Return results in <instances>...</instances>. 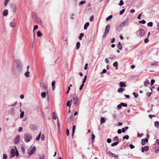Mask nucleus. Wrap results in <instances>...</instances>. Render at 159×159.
<instances>
[{"label": "nucleus", "mask_w": 159, "mask_h": 159, "mask_svg": "<svg viewBox=\"0 0 159 159\" xmlns=\"http://www.w3.org/2000/svg\"><path fill=\"white\" fill-rule=\"evenodd\" d=\"M16 65L13 66L12 69V71L14 73L22 71L23 69V66L21 62L19 61H15Z\"/></svg>", "instance_id": "1"}, {"label": "nucleus", "mask_w": 159, "mask_h": 159, "mask_svg": "<svg viewBox=\"0 0 159 159\" xmlns=\"http://www.w3.org/2000/svg\"><path fill=\"white\" fill-rule=\"evenodd\" d=\"M25 141L26 143L30 142L32 139V136L29 133H25L24 136Z\"/></svg>", "instance_id": "2"}, {"label": "nucleus", "mask_w": 159, "mask_h": 159, "mask_svg": "<svg viewBox=\"0 0 159 159\" xmlns=\"http://www.w3.org/2000/svg\"><path fill=\"white\" fill-rule=\"evenodd\" d=\"M16 150V152H15V150L13 149L12 148L11 149V155L10 156V158H12L14 157L15 155H16V157H17L19 156V153L18 151H17L16 148V147H15Z\"/></svg>", "instance_id": "3"}, {"label": "nucleus", "mask_w": 159, "mask_h": 159, "mask_svg": "<svg viewBox=\"0 0 159 159\" xmlns=\"http://www.w3.org/2000/svg\"><path fill=\"white\" fill-rule=\"evenodd\" d=\"M110 26L109 25H107L106 26L105 29V32L102 36V38H105L106 37V35H107V34H108L109 31V30L110 29Z\"/></svg>", "instance_id": "4"}, {"label": "nucleus", "mask_w": 159, "mask_h": 159, "mask_svg": "<svg viewBox=\"0 0 159 159\" xmlns=\"http://www.w3.org/2000/svg\"><path fill=\"white\" fill-rule=\"evenodd\" d=\"M126 22L125 21H123L120 25L117 28V30L119 31H120L122 28L126 25Z\"/></svg>", "instance_id": "5"}, {"label": "nucleus", "mask_w": 159, "mask_h": 159, "mask_svg": "<svg viewBox=\"0 0 159 159\" xmlns=\"http://www.w3.org/2000/svg\"><path fill=\"white\" fill-rule=\"evenodd\" d=\"M20 140V136L19 135H17L16 138H15L14 142V143L15 144H17L19 142Z\"/></svg>", "instance_id": "6"}, {"label": "nucleus", "mask_w": 159, "mask_h": 159, "mask_svg": "<svg viewBox=\"0 0 159 159\" xmlns=\"http://www.w3.org/2000/svg\"><path fill=\"white\" fill-rule=\"evenodd\" d=\"M30 129L33 131H36L38 129L37 125L33 124L30 125Z\"/></svg>", "instance_id": "7"}, {"label": "nucleus", "mask_w": 159, "mask_h": 159, "mask_svg": "<svg viewBox=\"0 0 159 159\" xmlns=\"http://www.w3.org/2000/svg\"><path fill=\"white\" fill-rule=\"evenodd\" d=\"M149 147L147 146H146L144 147H142V152H143L144 151H147L149 149Z\"/></svg>", "instance_id": "8"}, {"label": "nucleus", "mask_w": 159, "mask_h": 159, "mask_svg": "<svg viewBox=\"0 0 159 159\" xmlns=\"http://www.w3.org/2000/svg\"><path fill=\"white\" fill-rule=\"evenodd\" d=\"M37 23L40 25H42L43 24L42 19L40 18H37L36 20Z\"/></svg>", "instance_id": "9"}, {"label": "nucleus", "mask_w": 159, "mask_h": 159, "mask_svg": "<svg viewBox=\"0 0 159 159\" xmlns=\"http://www.w3.org/2000/svg\"><path fill=\"white\" fill-rule=\"evenodd\" d=\"M36 150V148L35 147H33L29 152V154L31 155L33 154L34 151Z\"/></svg>", "instance_id": "10"}, {"label": "nucleus", "mask_w": 159, "mask_h": 159, "mask_svg": "<svg viewBox=\"0 0 159 159\" xmlns=\"http://www.w3.org/2000/svg\"><path fill=\"white\" fill-rule=\"evenodd\" d=\"M109 156H110V157H118V155H116L115 154H114L112 153V152H110L109 153Z\"/></svg>", "instance_id": "11"}, {"label": "nucleus", "mask_w": 159, "mask_h": 159, "mask_svg": "<svg viewBox=\"0 0 159 159\" xmlns=\"http://www.w3.org/2000/svg\"><path fill=\"white\" fill-rule=\"evenodd\" d=\"M148 141V140L147 138H146L145 139H143L142 140V144L144 145L145 144V142H147Z\"/></svg>", "instance_id": "12"}, {"label": "nucleus", "mask_w": 159, "mask_h": 159, "mask_svg": "<svg viewBox=\"0 0 159 159\" xmlns=\"http://www.w3.org/2000/svg\"><path fill=\"white\" fill-rule=\"evenodd\" d=\"M9 26L11 27H15L16 26V24L12 22H10L9 24Z\"/></svg>", "instance_id": "13"}, {"label": "nucleus", "mask_w": 159, "mask_h": 159, "mask_svg": "<svg viewBox=\"0 0 159 159\" xmlns=\"http://www.w3.org/2000/svg\"><path fill=\"white\" fill-rule=\"evenodd\" d=\"M119 86L121 87H125L126 86V85L124 82L120 81L119 83Z\"/></svg>", "instance_id": "14"}, {"label": "nucleus", "mask_w": 159, "mask_h": 159, "mask_svg": "<svg viewBox=\"0 0 159 159\" xmlns=\"http://www.w3.org/2000/svg\"><path fill=\"white\" fill-rule=\"evenodd\" d=\"M145 31L141 29L139 30V34L141 36H143L145 34Z\"/></svg>", "instance_id": "15"}, {"label": "nucleus", "mask_w": 159, "mask_h": 159, "mask_svg": "<svg viewBox=\"0 0 159 159\" xmlns=\"http://www.w3.org/2000/svg\"><path fill=\"white\" fill-rule=\"evenodd\" d=\"M113 66L116 67V69H118V62L117 61L115 62L113 64Z\"/></svg>", "instance_id": "16"}, {"label": "nucleus", "mask_w": 159, "mask_h": 159, "mask_svg": "<svg viewBox=\"0 0 159 159\" xmlns=\"http://www.w3.org/2000/svg\"><path fill=\"white\" fill-rule=\"evenodd\" d=\"M41 88L43 91H45L47 88V87L45 84H43L41 86Z\"/></svg>", "instance_id": "17"}, {"label": "nucleus", "mask_w": 159, "mask_h": 159, "mask_svg": "<svg viewBox=\"0 0 159 159\" xmlns=\"http://www.w3.org/2000/svg\"><path fill=\"white\" fill-rule=\"evenodd\" d=\"M89 22H86L84 26V29L85 30H86L88 27L89 26Z\"/></svg>", "instance_id": "18"}, {"label": "nucleus", "mask_w": 159, "mask_h": 159, "mask_svg": "<svg viewBox=\"0 0 159 159\" xmlns=\"http://www.w3.org/2000/svg\"><path fill=\"white\" fill-rule=\"evenodd\" d=\"M100 121L101 124L104 123L105 121V118L102 117H101Z\"/></svg>", "instance_id": "19"}, {"label": "nucleus", "mask_w": 159, "mask_h": 159, "mask_svg": "<svg viewBox=\"0 0 159 159\" xmlns=\"http://www.w3.org/2000/svg\"><path fill=\"white\" fill-rule=\"evenodd\" d=\"M150 84V83L148 81V80H146L144 82V85L145 86H147L148 85H149Z\"/></svg>", "instance_id": "20"}, {"label": "nucleus", "mask_w": 159, "mask_h": 159, "mask_svg": "<svg viewBox=\"0 0 159 159\" xmlns=\"http://www.w3.org/2000/svg\"><path fill=\"white\" fill-rule=\"evenodd\" d=\"M73 100H74V105H76L78 102V98L77 97H76L75 98V97L73 98Z\"/></svg>", "instance_id": "21"}, {"label": "nucleus", "mask_w": 159, "mask_h": 159, "mask_svg": "<svg viewBox=\"0 0 159 159\" xmlns=\"http://www.w3.org/2000/svg\"><path fill=\"white\" fill-rule=\"evenodd\" d=\"M155 126L157 128L159 129V122L157 121H156L155 122Z\"/></svg>", "instance_id": "22"}, {"label": "nucleus", "mask_w": 159, "mask_h": 159, "mask_svg": "<svg viewBox=\"0 0 159 159\" xmlns=\"http://www.w3.org/2000/svg\"><path fill=\"white\" fill-rule=\"evenodd\" d=\"M8 14V11L7 10H5L4 11L3 13V15L4 16H6Z\"/></svg>", "instance_id": "23"}, {"label": "nucleus", "mask_w": 159, "mask_h": 159, "mask_svg": "<svg viewBox=\"0 0 159 159\" xmlns=\"http://www.w3.org/2000/svg\"><path fill=\"white\" fill-rule=\"evenodd\" d=\"M46 93L45 92H43L41 93V97L43 98H44L46 97Z\"/></svg>", "instance_id": "24"}, {"label": "nucleus", "mask_w": 159, "mask_h": 159, "mask_svg": "<svg viewBox=\"0 0 159 159\" xmlns=\"http://www.w3.org/2000/svg\"><path fill=\"white\" fill-rule=\"evenodd\" d=\"M80 46V43L79 42H77L76 44V48L77 50L79 49Z\"/></svg>", "instance_id": "25"}, {"label": "nucleus", "mask_w": 159, "mask_h": 159, "mask_svg": "<svg viewBox=\"0 0 159 159\" xmlns=\"http://www.w3.org/2000/svg\"><path fill=\"white\" fill-rule=\"evenodd\" d=\"M118 48L120 50H121L122 49V47L120 42H119L118 43Z\"/></svg>", "instance_id": "26"}, {"label": "nucleus", "mask_w": 159, "mask_h": 159, "mask_svg": "<svg viewBox=\"0 0 159 159\" xmlns=\"http://www.w3.org/2000/svg\"><path fill=\"white\" fill-rule=\"evenodd\" d=\"M72 102V100H71L70 101H67V106H68V107H70L71 106V102Z\"/></svg>", "instance_id": "27"}, {"label": "nucleus", "mask_w": 159, "mask_h": 159, "mask_svg": "<svg viewBox=\"0 0 159 159\" xmlns=\"http://www.w3.org/2000/svg\"><path fill=\"white\" fill-rule=\"evenodd\" d=\"M30 73V72H29V71H27L25 73V77H30V75L29 73Z\"/></svg>", "instance_id": "28"}, {"label": "nucleus", "mask_w": 159, "mask_h": 159, "mask_svg": "<svg viewBox=\"0 0 159 159\" xmlns=\"http://www.w3.org/2000/svg\"><path fill=\"white\" fill-rule=\"evenodd\" d=\"M84 34L83 33H81L80 34V36L79 37V39L80 40H81L82 39V38L84 36Z\"/></svg>", "instance_id": "29"}, {"label": "nucleus", "mask_w": 159, "mask_h": 159, "mask_svg": "<svg viewBox=\"0 0 159 159\" xmlns=\"http://www.w3.org/2000/svg\"><path fill=\"white\" fill-rule=\"evenodd\" d=\"M112 16L111 15H110L108 17H107L106 19V20L107 21H108L110 19H111L112 18Z\"/></svg>", "instance_id": "30"}, {"label": "nucleus", "mask_w": 159, "mask_h": 159, "mask_svg": "<svg viewBox=\"0 0 159 159\" xmlns=\"http://www.w3.org/2000/svg\"><path fill=\"white\" fill-rule=\"evenodd\" d=\"M119 143V142L118 141L114 142L111 144V146L112 147L116 146Z\"/></svg>", "instance_id": "31"}, {"label": "nucleus", "mask_w": 159, "mask_h": 159, "mask_svg": "<svg viewBox=\"0 0 159 159\" xmlns=\"http://www.w3.org/2000/svg\"><path fill=\"white\" fill-rule=\"evenodd\" d=\"M73 115H71L70 117L68 119V122L69 123H70L72 121V117Z\"/></svg>", "instance_id": "32"}, {"label": "nucleus", "mask_w": 159, "mask_h": 159, "mask_svg": "<svg viewBox=\"0 0 159 159\" xmlns=\"http://www.w3.org/2000/svg\"><path fill=\"white\" fill-rule=\"evenodd\" d=\"M10 113L12 114H14L15 113V110L14 109H11L10 111Z\"/></svg>", "instance_id": "33"}, {"label": "nucleus", "mask_w": 159, "mask_h": 159, "mask_svg": "<svg viewBox=\"0 0 159 159\" xmlns=\"http://www.w3.org/2000/svg\"><path fill=\"white\" fill-rule=\"evenodd\" d=\"M41 133H40L38 135V136L36 138L35 140L37 141H38L39 140L41 136Z\"/></svg>", "instance_id": "34"}, {"label": "nucleus", "mask_w": 159, "mask_h": 159, "mask_svg": "<svg viewBox=\"0 0 159 159\" xmlns=\"http://www.w3.org/2000/svg\"><path fill=\"white\" fill-rule=\"evenodd\" d=\"M150 89H151V92H148L147 93H146V95L148 97H149L152 93V89H151V88H150Z\"/></svg>", "instance_id": "35"}, {"label": "nucleus", "mask_w": 159, "mask_h": 159, "mask_svg": "<svg viewBox=\"0 0 159 159\" xmlns=\"http://www.w3.org/2000/svg\"><path fill=\"white\" fill-rule=\"evenodd\" d=\"M37 36L38 37H40L42 36V34L40 31H38L37 33Z\"/></svg>", "instance_id": "36"}, {"label": "nucleus", "mask_w": 159, "mask_h": 159, "mask_svg": "<svg viewBox=\"0 0 159 159\" xmlns=\"http://www.w3.org/2000/svg\"><path fill=\"white\" fill-rule=\"evenodd\" d=\"M10 0H5L4 2V4L5 6H6L8 3L9 2Z\"/></svg>", "instance_id": "37"}, {"label": "nucleus", "mask_w": 159, "mask_h": 159, "mask_svg": "<svg viewBox=\"0 0 159 159\" xmlns=\"http://www.w3.org/2000/svg\"><path fill=\"white\" fill-rule=\"evenodd\" d=\"M86 2L85 1H82L80 2L79 3V5H82L83 4L85 3Z\"/></svg>", "instance_id": "38"}, {"label": "nucleus", "mask_w": 159, "mask_h": 159, "mask_svg": "<svg viewBox=\"0 0 159 159\" xmlns=\"http://www.w3.org/2000/svg\"><path fill=\"white\" fill-rule=\"evenodd\" d=\"M57 128L59 130H60V122L59 120V119L58 118L57 119Z\"/></svg>", "instance_id": "39"}, {"label": "nucleus", "mask_w": 159, "mask_h": 159, "mask_svg": "<svg viewBox=\"0 0 159 159\" xmlns=\"http://www.w3.org/2000/svg\"><path fill=\"white\" fill-rule=\"evenodd\" d=\"M133 94L135 98H137L139 95L138 93L136 92L133 93Z\"/></svg>", "instance_id": "40"}, {"label": "nucleus", "mask_w": 159, "mask_h": 159, "mask_svg": "<svg viewBox=\"0 0 159 159\" xmlns=\"http://www.w3.org/2000/svg\"><path fill=\"white\" fill-rule=\"evenodd\" d=\"M123 91V89L121 87L120 88L117 90V92L119 93L122 92Z\"/></svg>", "instance_id": "41"}, {"label": "nucleus", "mask_w": 159, "mask_h": 159, "mask_svg": "<svg viewBox=\"0 0 159 159\" xmlns=\"http://www.w3.org/2000/svg\"><path fill=\"white\" fill-rule=\"evenodd\" d=\"M119 140V139L118 137L117 136L115 137L113 139V140L114 141H116V142L118 141Z\"/></svg>", "instance_id": "42"}, {"label": "nucleus", "mask_w": 159, "mask_h": 159, "mask_svg": "<svg viewBox=\"0 0 159 159\" xmlns=\"http://www.w3.org/2000/svg\"><path fill=\"white\" fill-rule=\"evenodd\" d=\"M139 22L140 24H144L146 23V21L144 20H143L141 21H139Z\"/></svg>", "instance_id": "43"}, {"label": "nucleus", "mask_w": 159, "mask_h": 159, "mask_svg": "<svg viewBox=\"0 0 159 159\" xmlns=\"http://www.w3.org/2000/svg\"><path fill=\"white\" fill-rule=\"evenodd\" d=\"M76 128V126L75 125H74L73 126V128H72V136H73L74 133L75 131V129Z\"/></svg>", "instance_id": "44"}, {"label": "nucleus", "mask_w": 159, "mask_h": 159, "mask_svg": "<svg viewBox=\"0 0 159 159\" xmlns=\"http://www.w3.org/2000/svg\"><path fill=\"white\" fill-rule=\"evenodd\" d=\"M153 25V23L152 22H150L149 23H148L147 24L148 26L149 27H151Z\"/></svg>", "instance_id": "45"}, {"label": "nucleus", "mask_w": 159, "mask_h": 159, "mask_svg": "<svg viewBox=\"0 0 159 159\" xmlns=\"http://www.w3.org/2000/svg\"><path fill=\"white\" fill-rule=\"evenodd\" d=\"M125 9H123L120 11L119 12V14L120 15L122 14L125 12Z\"/></svg>", "instance_id": "46"}, {"label": "nucleus", "mask_w": 159, "mask_h": 159, "mask_svg": "<svg viewBox=\"0 0 159 159\" xmlns=\"http://www.w3.org/2000/svg\"><path fill=\"white\" fill-rule=\"evenodd\" d=\"M24 111H22L21 112L20 115V118H22L23 117L24 115Z\"/></svg>", "instance_id": "47"}, {"label": "nucleus", "mask_w": 159, "mask_h": 159, "mask_svg": "<svg viewBox=\"0 0 159 159\" xmlns=\"http://www.w3.org/2000/svg\"><path fill=\"white\" fill-rule=\"evenodd\" d=\"M87 75H85L84 76V80H83V81H82V83H85L86 81V79H87Z\"/></svg>", "instance_id": "48"}, {"label": "nucleus", "mask_w": 159, "mask_h": 159, "mask_svg": "<svg viewBox=\"0 0 159 159\" xmlns=\"http://www.w3.org/2000/svg\"><path fill=\"white\" fill-rule=\"evenodd\" d=\"M122 106H121V103L118 105L117 106L118 110H119L121 109V108Z\"/></svg>", "instance_id": "49"}, {"label": "nucleus", "mask_w": 159, "mask_h": 159, "mask_svg": "<svg viewBox=\"0 0 159 159\" xmlns=\"http://www.w3.org/2000/svg\"><path fill=\"white\" fill-rule=\"evenodd\" d=\"M74 15H75L74 13H71L70 15V18L72 20L74 19Z\"/></svg>", "instance_id": "50"}, {"label": "nucleus", "mask_w": 159, "mask_h": 159, "mask_svg": "<svg viewBox=\"0 0 159 159\" xmlns=\"http://www.w3.org/2000/svg\"><path fill=\"white\" fill-rule=\"evenodd\" d=\"M123 141L125 139H128L129 138V136L128 135H126L125 136L123 137Z\"/></svg>", "instance_id": "51"}, {"label": "nucleus", "mask_w": 159, "mask_h": 159, "mask_svg": "<svg viewBox=\"0 0 159 159\" xmlns=\"http://www.w3.org/2000/svg\"><path fill=\"white\" fill-rule=\"evenodd\" d=\"M41 139L43 141H44L45 140V137L43 134H42L41 135Z\"/></svg>", "instance_id": "52"}, {"label": "nucleus", "mask_w": 159, "mask_h": 159, "mask_svg": "<svg viewBox=\"0 0 159 159\" xmlns=\"http://www.w3.org/2000/svg\"><path fill=\"white\" fill-rule=\"evenodd\" d=\"M95 138V136L93 134V133L92 134V141L93 142L94 139Z\"/></svg>", "instance_id": "53"}, {"label": "nucleus", "mask_w": 159, "mask_h": 159, "mask_svg": "<svg viewBox=\"0 0 159 159\" xmlns=\"http://www.w3.org/2000/svg\"><path fill=\"white\" fill-rule=\"evenodd\" d=\"M55 81H52V89L53 90H54L55 87H54V86L55 84Z\"/></svg>", "instance_id": "54"}, {"label": "nucleus", "mask_w": 159, "mask_h": 159, "mask_svg": "<svg viewBox=\"0 0 159 159\" xmlns=\"http://www.w3.org/2000/svg\"><path fill=\"white\" fill-rule=\"evenodd\" d=\"M7 155L6 154H4L3 155V159H7Z\"/></svg>", "instance_id": "55"}, {"label": "nucleus", "mask_w": 159, "mask_h": 159, "mask_svg": "<svg viewBox=\"0 0 159 159\" xmlns=\"http://www.w3.org/2000/svg\"><path fill=\"white\" fill-rule=\"evenodd\" d=\"M38 28V26L37 25H34V27L33 31L34 32V30H35L37 29Z\"/></svg>", "instance_id": "56"}, {"label": "nucleus", "mask_w": 159, "mask_h": 159, "mask_svg": "<svg viewBox=\"0 0 159 159\" xmlns=\"http://www.w3.org/2000/svg\"><path fill=\"white\" fill-rule=\"evenodd\" d=\"M53 118L54 120H56L57 117V116L55 115V112H53Z\"/></svg>", "instance_id": "57"}, {"label": "nucleus", "mask_w": 159, "mask_h": 159, "mask_svg": "<svg viewBox=\"0 0 159 159\" xmlns=\"http://www.w3.org/2000/svg\"><path fill=\"white\" fill-rule=\"evenodd\" d=\"M112 117L114 119H115L117 117V116H116V114L115 113H113L112 115Z\"/></svg>", "instance_id": "58"}, {"label": "nucleus", "mask_w": 159, "mask_h": 159, "mask_svg": "<svg viewBox=\"0 0 159 159\" xmlns=\"http://www.w3.org/2000/svg\"><path fill=\"white\" fill-rule=\"evenodd\" d=\"M121 106L124 107H127V105L126 104H125L123 102H121Z\"/></svg>", "instance_id": "59"}, {"label": "nucleus", "mask_w": 159, "mask_h": 159, "mask_svg": "<svg viewBox=\"0 0 159 159\" xmlns=\"http://www.w3.org/2000/svg\"><path fill=\"white\" fill-rule=\"evenodd\" d=\"M124 4V2L122 0H120L119 5L120 6H122Z\"/></svg>", "instance_id": "60"}, {"label": "nucleus", "mask_w": 159, "mask_h": 159, "mask_svg": "<svg viewBox=\"0 0 159 159\" xmlns=\"http://www.w3.org/2000/svg\"><path fill=\"white\" fill-rule=\"evenodd\" d=\"M84 86V83H82V84L81 85L80 88V90H81L82 89L83 87Z\"/></svg>", "instance_id": "61"}, {"label": "nucleus", "mask_w": 159, "mask_h": 159, "mask_svg": "<svg viewBox=\"0 0 159 159\" xmlns=\"http://www.w3.org/2000/svg\"><path fill=\"white\" fill-rule=\"evenodd\" d=\"M144 42L145 43H147L149 42L148 37L144 39Z\"/></svg>", "instance_id": "62"}, {"label": "nucleus", "mask_w": 159, "mask_h": 159, "mask_svg": "<svg viewBox=\"0 0 159 159\" xmlns=\"http://www.w3.org/2000/svg\"><path fill=\"white\" fill-rule=\"evenodd\" d=\"M142 14V13H141L139 14L138 16V19L139 20H140L141 19V16Z\"/></svg>", "instance_id": "63"}, {"label": "nucleus", "mask_w": 159, "mask_h": 159, "mask_svg": "<svg viewBox=\"0 0 159 159\" xmlns=\"http://www.w3.org/2000/svg\"><path fill=\"white\" fill-rule=\"evenodd\" d=\"M91 5L90 3H89L88 4V7H89V8L88 9V10H90L91 8Z\"/></svg>", "instance_id": "64"}]
</instances>
